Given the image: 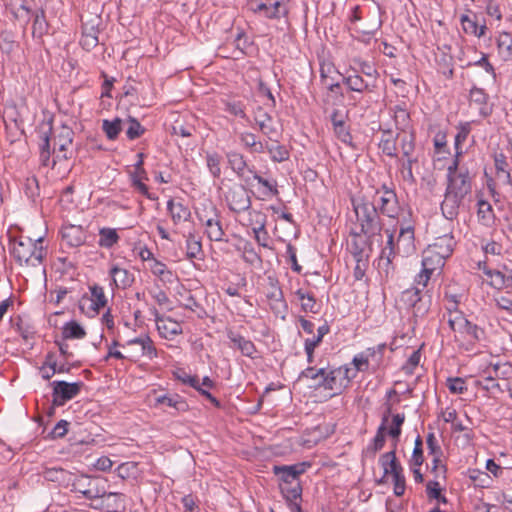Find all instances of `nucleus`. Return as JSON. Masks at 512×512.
<instances>
[{
	"mask_svg": "<svg viewBox=\"0 0 512 512\" xmlns=\"http://www.w3.org/2000/svg\"><path fill=\"white\" fill-rule=\"evenodd\" d=\"M43 237L35 240L20 236L10 241L9 252L21 268H40L47 256Z\"/></svg>",
	"mask_w": 512,
	"mask_h": 512,
	"instance_id": "f257e3e1",
	"label": "nucleus"
},
{
	"mask_svg": "<svg viewBox=\"0 0 512 512\" xmlns=\"http://www.w3.org/2000/svg\"><path fill=\"white\" fill-rule=\"evenodd\" d=\"M351 202L356 214L357 224L360 227L359 232L352 234L355 236L365 235L368 239L375 236L381 237L384 224L375 203L369 202L365 198L352 199Z\"/></svg>",
	"mask_w": 512,
	"mask_h": 512,
	"instance_id": "f03ea898",
	"label": "nucleus"
},
{
	"mask_svg": "<svg viewBox=\"0 0 512 512\" xmlns=\"http://www.w3.org/2000/svg\"><path fill=\"white\" fill-rule=\"evenodd\" d=\"M454 246L455 240L452 235L445 234L437 237L434 243L430 244L424 251L422 266L442 267L445 260L453 253Z\"/></svg>",
	"mask_w": 512,
	"mask_h": 512,
	"instance_id": "7ed1b4c3",
	"label": "nucleus"
},
{
	"mask_svg": "<svg viewBox=\"0 0 512 512\" xmlns=\"http://www.w3.org/2000/svg\"><path fill=\"white\" fill-rule=\"evenodd\" d=\"M249 9L259 17L269 20L288 18L290 0H250Z\"/></svg>",
	"mask_w": 512,
	"mask_h": 512,
	"instance_id": "20e7f679",
	"label": "nucleus"
},
{
	"mask_svg": "<svg viewBox=\"0 0 512 512\" xmlns=\"http://www.w3.org/2000/svg\"><path fill=\"white\" fill-rule=\"evenodd\" d=\"M399 302L406 309H413L415 317H424L430 310L431 296L423 294L420 287H411L402 291Z\"/></svg>",
	"mask_w": 512,
	"mask_h": 512,
	"instance_id": "39448f33",
	"label": "nucleus"
},
{
	"mask_svg": "<svg viewBox=\"0 0 512 512\" xmlns=\"http://www.w3.org/2000/svg\"><path fill=\"white\" fill-rule=\"evenodd\" d=\"M124 345L127 348L125 357L132 362H137L142 357L152 360L158 356L154 342L146 334L128 340Z\"/></svg>",
	"mask_w": 512,
	"mask_h": 512,
	"instance_id": "423d86ee",
	"label": "nucleus"
},
{
	"mask_svg": "<svg viewBox=\"0 0 512 512\" xmlns=\"http://www.w3.org/2000/svg\"><path fill=\"white\" fill-rule=\"evenodd\" d=\"M99 484L98 478L73 474L69 486L72 492L80 493L88 500H95L103 495V487H100Z\"/></svg>",
	"mask_w": 512,
	"mask_h": 512,
	"instance_id": "0eeeda50",
	"label": "nucleus"
},
{
	"mask_svg": "<svg viewBox=\"0 0 512 512\" xmlns=\"http://www.w3.org/2000/svg\"><path fill=\"white\" fill-rule=\"evenodd\" d=\"M225 201L229 210L237 214L249 210L252 203L246 187L237 183L227 189Z\"/></svg>",
	"mask_w": 512,
	"mask_h": 512,
	"instance_id": "6e6552de",
	"label": "nucleus"
},
{
	"mask_svg": "<svg viewBox=\"0 0 512 512\" xmlns=\"http://www.w3.org/2000/svg\"><path fill=\"white\" fill-rule=\"evenodd\" d=\"M83 382L69 383L66 381H54L52 382V403L53 406H63L67 401L75 398L83 387Z\"/></svg>",
	"mask_w": 512,
	"mask_h": 512,
	"instance_id": "1a4fd4ad",
	"label": "nucleus"
},
{
	"mask_svg": "<svg viewBox=\"0 0 512 512\" xmlns=\"http://www.w3.org/2000/svg\"><path fill=\"white\" fill-rule=\"evenodd\" d=\"M350 369L347 367H338L334 369H326V380L324 384L325 390H335L332 396L341 393V390L347 386L355 375H349Z\"/></svg>",
	"mask_w": 512,
	"mask_h": 512,
	"instance_id": "9d476101",
	"label": "nucleus"
},
{
	"mask_svg": "<svg viewBox=\"0 0 512 512\" xmlns=\"http://www.w3.org/2000/svg\"><path fill=\"white\" fill-rule=\"evenodd\" d=\"M472 191V177L469 171L459 173L447 181L446 193L453 195L455 198L465 199Z\"/></svg>",
	"mask_w": 512,
	"mask_h": 512,
	"instance_id": "9b49d317",
	"label": "nucleus"
},
{
	"mask_svg": "<svg viewBox=\"0 0 512 512\" xmlns=\"http://www.w3.org/2000/svg\"><path fill=\"white\" fill-rule=\"evenodd\" d=\"M151 314L154 316L157 330L162 338L172 340L175 336L182 334V326L179 322L171 317L160 315L155 308L151 310Z\"/></svg>",
	"mask_w": 512,
	"mask_h": 512,
	"instance_id": "f8f14e48",
	"label": "nucleus"
},
{
	"mask_svg": "<svg viewBox=\"0 0 512 512\" xmlns=\"http://www.w3.org/2000/svg\"><path fill=\"white\" fill-rule=\"evenodd\" d=\"M226 336L231 343V348L239 350L245 357L250 359L256 358L258 351L255 344L251 340L245 338L240 333L234 331L231 328L226 329Z\"/></svg>",
	"mask_w": 512,
	"mask_h": 512,
	"instance_id": "ddd939ff",
	"label": "nucleus"
},
{
	"mask_svg": "<svg viewBox=\"0 0 512 512\" xmlns=\"http://www.w3.org/2000/svg\"><path fill=\"white\" fill-rule=\"evenodd\" d=\"M98 499L101 502L96 509H103L107 512H123L126 509V496L123 493L118 492H106L103 488V495Z\"/></svg>",
	"mask_w": 512,
	"mask_h": 512,
	"instance_id": "4468645a",
	"label": "nucleus"
},
{
	"mask_svg": "<svg viewBox=\"0 0 512 512\" xmlns=\"http://www.w3.org/2000/svg\"><path fill=\"white\" fill-rule=\"evenodd\" d=\"M392 414V405L390 403L386 404V409L383 413L381 424L377 429L376 435L371 441V443L367 446L366 452L371 454V456H375L378 451H380L385 445V436L387 431V424L390 415Z\"/></svg>",
	"mask_w": 512,
	"mask_h": 512,
	"instance_id": "2eb2a0df",
	"label": "nucleus"
},
{
	"mask_svg": "<svg viewBox=\"0 0 512 512\" xmlns=\"http://www.w3.org/2000/svg\"><path fill=\"white\" fill-rule=\"evenodd\" d=\"M310 464L306 462L297 463L294 465H275L273 473L279 477L280 484L290 483L292 481H299V476L302 475Z\"/></svg>",
	"mask_w": 512,
	"mask_h": 512,
	"instance_id": "dca6fc26",
	"label": "nucleus"
},
{
	"mask_svg": "<svg viewBox=\"0 0 512 512\" xmlns=\"http://www.w3.org/2000/svg\"><path fill=\"white\" fill-rule=\"evenodd\" d=\"M91 297L83 296L79 303V308L84 311L88 304V309L94 313H98L101 308L107 305V298L104 293L103 287L94 284L90 286Z\"/></svg>",
	"mask_w": 512,
	"mask_h": 512,
	"instance_id": "f3484780",
	"label": "nucleus"
},
{
	"mask_svg": "<svg viewBox=\"0 0 512 512\" xmlns=\"http://www.w3.org/2000/svg\"><path fill=\"white\" fill-rule=\"evenodd\" d=\"M376 208L384 216L397 219L401 212V206L397 194L380 195Z\"/></svg>",
	"mask_w": 512,
	"mask_h": 512,
	"instance_id": "a211bd4d",
	"label": "nucleus"
},
{
	"mask_svg": "<svg viewBox=\"0 0 512 512\" xmlns=\"http://www.w3.org/2000/svg\"><path fill=\"white\" fill-rule=\"evenodd\" d=\"M397 252L405 256L413 254L416 250L414 227L412 225L402 226L397 240Z\"/></svg>",
	"mask_w": 512,
	"mask_h": 512,
	"instance_id": "6ab92c4d",
	"label": "nucleus"
},
{
	"mask_svg": "<svg viewBox=\"0 0 512 512\" xmlns=\"http://www.w3.org/2000/svg\"><path fill=\"white\" fill-rule=\"evenodd\" d=\"M73 137L74 132L69 126L63 124L59 127L54 138V145L58 146L59 152L56 156L57 159H69L66 150L72 145Z\"/></svg>",
	"mask_w": 512,
	"mask_h": 512,
	"instance_id": "aec40b11",
	"label": "nucleus"
},
{
	"mask_svg": "<svg viewBox=\"0 0 512 512\" xmlns=\"http://www.w3.org/2000/svg\"><path fill=\"white\" fill-rule=\"evenodd\" d=\"M458 332L460 334L465 335V337L467 338L466 350H470L472 346L482 341L485 336V332L481 327L469 321L465 317L463 321H461V325Z\"/></svg>",
	"mask_w": 512,
	"mask_h": 512,
	"instance_id": "412c9836",
	"label": "nucleus"
},
{
	"mask_svg": "<svg viewBox=\"0 0 512 512\" xmlns=\"http://www.w3.org/2000/svg\"><path fill=\"white\" fill-rule=\"evenodd\" d=\"M109 275L112 278L111 285L117 289H127L131 287L135 281L134 274L125 268H120L118 265H113L109 270Z\"/></svg>",
	"mask_w": 512,
	"mask_h": 512,
	"instance_id": "4be33fe9",
	"label": "nucleus"
},
{
	"mask_svg": "<svg viewBox=\"0 0 512 512\" xmlns=\"http://www.w3.org/2000/svg\"><path fill=\"white\" fill-rule=\"evenodd\" d=\"M98 33V24L94 23V20L84 22L82 24V37L80 39L81 46L87 51L95 48L99 43Z\"/></svg>",
	"mask_w": 512,
	"mask_h": 512,
	"instance_id": "5701e85b",
	"label": "nucleus"
},
{
	"mask_svg": "<svg viewBox=\"0 0 512 512\" xmlns=\"http://www.w3.org/2000/svg\"><path fill=\"white\" fill-rule=\"evenodd\" d=\"M379 462L384 470V476L391 474L392 477L398 476L403 473V468L396 457V443L393 444V449L381 455Z\"/></svg>",
	"mask_w": 512,
	"mask_h": 512,
	"instance_id": "b1692460",
	"label": "nucleus"
},
{
	"mask_svg": "<svg viewBox=\"0 0 512 512\" xmlns=\"http://www.w3.org/2000/svg\"><path fill=\"white\" fill-rule=\"evenodd\" d=\"M343 83L348 87L349 90L363 93L373 92L377 87L376 83H371L369 80H364L357 72L348 74L343 77Z\"/></svg>",
	"mask_w": 512,
	"mask_h": 512,
	"instance_id": "393cba45",
	"label": "nucleus"
},
{
	"mask_svg": "<svg viewBox=\"0 0 512 512\" xmlns=\"http://www.w3.org/2000/svg\"><path fill=\"white\" fill-rule=\"evenodd\" d=\"M62 240L69 247H79L85 243L86 233L81 226H65L62 230Z\"/></svg>",
	"mask_w": 512,
	"mask_h": 512,
	"instance_id": "a878e982",
	"label": "nucleus"
},
{
	"mask_svg": "<svg viewBox=\"0 0 512 512\" xmlns=\"http://www.w3.org/2000/svg\"><path fill=\"white\" fill-rule=\"evenodd\" d=\"M248 172L253 174V179L261 186L260 193L262 195V199H268L279 195L278 184L275 179H266L262 177L255 170L254 166H252V168H248Z\"/></svg>",
	"mask_w": 512,
	"mask_h": 512,
	"instance_id": "bb28decb",
	"label": "nucleus"
},
{
	"mask_svg": "<svg viewBox=\"0 0 512 512\" xmlns=\"http://www.w3.org/2000/svg\"><path fill=\"white\" fill-rule=\"evenodd\" d=\"M165 405L176 411V413L186 412L190 409L185 398L178 394H164L155 398V406Z\"/></svg>",
	"mask_w": 512,
	"mask_h": 512,
	"instance_id": "cd10ccee",
	"label": "nucleus"
},
{
	"mask_svg": "<svg viewBox=\"0 0 512 512\" xmlns=\"http://www.w3.org/2000/svg\"><path fill=\"white\" fill-rule=\"evenodd\" d=\"M294 294L301 304L302 311L313 314L320 312L321 305L317 302L313 292L300 288Z\"/></svg>",
	"mask_w": 512,
	"mask_h": 512,
	"instance_id": "c85d7f7f",
	"label": "nucleus"
},
{
	"mask_svg": "<svg viewBox=\"0 0 512 512\" xmlns=\"http://www.w3.org/2000/svg\"><path fill=\"white\" fill-rule=\"evenodd\" d=\"M226 158L229 167L232 169V171L241 179L245 180L247 182V179L244 178L245 171H248L247 160L245 156L238 152V151H228L226 153Z\"/></svg>",
	"mask_w": 512,
	"mask_h": 512,
	"instance_id": "c756f323",
	"label": "nucleus"
},
{
	"mask_svg": "<svg viewBox=\"0 0 512 512\" xmlns=\"http://www.w3.org/2000/svg\"><path fill=\"white\" fill-rule=\"evenodd\" d=\"M488 94L484 91V89L479 88L477 86H473L470 90L469 101L471 104H475L478 106L479 113L483 117H487L491 113V109L488 108Z\"/></svg>",
	"mask_w": 512,
	"mask_h": 512,
	"instance_id": "7c9ffc66",
	"label": "nucleus"
},
{
	"mask_svg": "<svg viewBox=\"0 0 512 512\" xmlns=\"http://www.w3.org/2000/svg\"><path fill=\"white\" fill-rule=\"evenodd\" d=\"M487 376H484L476 381V385L480 387L483 390H486L487 392H490L491 394L495 393H503L505 390H507L504 382L503 384L498 382V379L492 375V372L490 369H487L485 372Z\"/></svg>",
	"mask_w": 512,
	"mask_h": 512,
	"instance_id": "2f4dec72",
	"label": "nucleus"
},
{
	"mask_svg": "<svg viewBox=\"0 0 512 512\" xmlns=\"http://www.w3.org/2000/svg\"><path fill=\"white\" fill-rule=\"evenodd\" d=\"M256 214V224H258L257 227H253L254 237L256 242L264 247V248H271L269 245V234L266 230V215L262 214L260 212H254Z\"/></svg>",
	"mask_w": 512,
	"mask_h": 512,
	"instance_id": "473e14b6",
	"label": "nucleus"
},
{
	"mask_svg": "<svg viewBox=\"0 0 512 512\" xmlns=\"http://www.w3.org/2000/svg\"><path fill=\"white\" fill-rule=\"evenodd\" d=\"M167 210L174 224L187 221L191 217L189 208L181 202H175L173 199L168 200Z\"/></svg>",
	"mask_w": 512,
	"mask_h": 512,
	"instance_id": "72a5a7b5",
	"label": "nucleus"
},
{
	"mask_svg": "<svg viewBox=\"0 0 512 512\" xmlns=\"http://www.w3.org/2000/svg\"><path fill=\"white\" fill-rule=\"evenodd\" d=\"M463 199L455 198L453 195L445 192V198L441 203V210L446 219L453 220L459 213V208Z\"/></svg>",
	"mask_w": 512,
	"mask_h": 512,
	"instance_id": "f704fd0d",
	"label": "nucleus"
},
{
	"mask_svg": "<svg viewBox=\"0 0 512 512\" xmlns=\"http://www.w3.org/2000/svg\"><path fill=\"white\" fill-rule=\"evenodd\" d=\"M397 139H399V137H397V135L394 136L390 129L382 130L379 148L386 156H389L391 158H395L398 156L396 146Z\"/></svg>",
	"mask_w": 512,
	"mask_h": 512,
	"instance_id": "c9c22d12",
	"label": "nucleus"
},
{
	"mask_svg": "<svg viewBox=\"0 0 512 512\" xmlns=\"http://www.w3.org/2000/svg\"><path fill=\"white\" fill-rule=\"evenodd\" d=\"M460 22L464 32L467 34H471L480 38L483 37L486 33V25H479L475 14L474 18H470L466 14L461 15Z\"/></svg>",
	"mask_w": 512,
	"mask_h": 512,
	"instance_id": "e433bc0d",
	"label": "nucleus"
},
{
	"mask_svg": "<svg viewBox=\"0 0 512 512\" xmlns=\"http://www.w3.org/2000/svg\"><path fill=\"white\" fill-rule=\"evenodd\" d=\"M255 121L259 126L263 135L273 140L274 135L277 133L276 128L272 125V117L262 108H258V113L255 116Z\"/></svg>",
	"mask_w": 512,
	"mask_h": 512,
	"instance_id": "4c0bfd02",
	"label": "nucleus"
},
{
	"mask_svg": "<svg viewBox=\"0 0 512 512\" xmlns=\"http://www.w3.org/2000/svg\"><path fill=\"white\" fill-rule=\"evenodd\" d=\"M397 137L400 139V148L402 155L405 159L417 158L415 154L416 149V137L414 131L410 133H397Z\"/></svg>",
	"mask_w": 512,
	"mask_h": 512,
	"instance_id": "58836bf2",
	"label": "nucleus"
},
{
	"mask_svg": "<svg viewBox=\"0 0 512 512\" xmlns=\"http://www.w3.org/2000/svg\"><path fill=\"white\" fill-rule=\"evenodd\" d=\"M43 476L48 481L69 487L73 474L63 468H47L43 472Z\"/></svg>",
	"mask_w": 512,
	"mask_h": 512,
	"instance_id": "ea45409f",
	"label": "nucleus"
},
{
	"mask_svg": "<svg viewBox=\"0 0 512 512\" xmlns=\"http://www.w3.org/2000/svg\"><path fill=\"white\" fill-rule=\"evenodd\" d=\"M237 250L242 252L243 260L250 265H261L262 258L260 254L255 250L253 244L250 241H243Z\"/></svg>",
	"mask_w": 512,
	"mask_h": 512,
	"instance_id": "a19ab883",
	"label": "nucleus"
},
{
	"mask_svg": "<svg viewBox=\"0 0 512 512\" xmlns=\"http://www.w3.org/2000/svg\"><path fill=\"white\" fill-rule=\"evenodd\" d=\"M124 120L119 117H115L112 120L104 119L102 121V130L106 137L114 141L118 138L120 132L123 130Z\"/></svg>",
	"mask_w": 512,
	"mask_h": 512,
	"instance_id": "79ce46f5",
	"label": "nucleus"
},
{
	"mask_svg": "<svg viewBox=\"0 0 512 512\" xmlns=\"http://www.w3.org/2000/svg\"><path fill=\"white\" fill-rule=\"evenodd\" d=\"M120 236L114 228L103 227L99 229L98 245L102 248L110 249L118 243Z\"/></svg>",
	"mask_w": 512,
	"mask_h": 512,
	"instance_id": "37998d69",
	"label": "nucleus"
},
{
	"mask_svg": "<svg viewBox=\"0 0 512 512\" xmlns=\"http://www.w3.org/2000/svg\"><path fill=\"white\" fill-rule=\"evenodd\" d=\"M124 126H126V137L130 141L140 138L146 132V128L143 125H141V123L136 118L132 116H129L127 119L124 120Z\"/></svg>",
	"mask_w": 512,
	"mask_h": 512,
	"instance_id": "c03bdc74",
	"label": "nucleus"
},
{
	"mask_svg": "<svg viewBox=\"0 0 512 512\" xmlns=\"http://www.w3.org/2000/svg\"><path fill=\"white\" fill-rule=\"evenodd\" d=\"M393 113L394 123L397 130H399V133L401 134L406 133L411 122L409 112L405 108L397 105L393 108Z\"/></svg>",
	"mask_w": 512,
	"mask_h": 512,
	"instance_id": "a18cd8bd",
	"label": "nucleus"
},
{
	"mask_svg": "<svg viewBox=\"0 0 512 512\" xmlns=\"http://www.w3.org/2000/svg\"><path fill=\"white\" fill-rule=\"evenodd\" d=\"M477 206V216L479 221L486 226H490L495 219L492 205L488 201L480 199L477 202Z\"/></svg>",
	"mask_w": 512,
	"mask_h": 512,
	"instance_id": "49530a36",
	"label": "nucleus"
},
{
	"mask_svg": "<svg viewBox=\"0 0 512 512\" xmlns=\"http://www.w3.org/2000/svg\"><path fill=\"white\" fill-rule=\"evenodd\" d=\"M275 142L276 144L266 143V152L270 154L271 160L277 163L287 161L290 157L288 148L285 145L279 144L276 140Z\"/></svg>",
	"mask_w": 512,
	"mask_h": 512,
	"instance_id": "de8ad7c7",
	"label": "nucleus"
},
{
	"mask_svg": "<svg viewBox=\"0 0 512 512\" xmlns=\"http://www.w3.org/2000/svg\"><path fill=\"white\" fill-rule=\"evenodd\" d=\"M281 494L288 500H302V486L300 481H292L286 484H279Z\"/></svg>",
	"mask_w": 512,
	"mask_h": 512,
	"instance_id": "09e8293b",
	"label": "nucleus"
},
{
	"mask_svg": "<svg viewBox=\"0 0 512 512\" xmlns=\"http://www.w3.org/2000/svg\"><path fill=\"white\" fill-rule=\"evenodd\" d=\"M86 336L84 328L76 321L67 322L62 328L63 340L82 339Z\"/></svg>",
	"mask_w": 512,
	"mask_h": 512,
	"instance_id": "8fccbe9b",
	"label": "nucleus"
},
{
	"mask_svg": "<svg viewBox=\"0 0 512 512\" xmlns=\"http://www.w3.org/2000/svg\"><path fill=\"white\" fill-rule=\"evenodd\" d=\"M205 233L211 241H223L224 230L220 221V215H218L214 221H210L205 225Z\"/></svg>",
	"mask_w": 512,
	"mask_h": 512,
	"instance_id": "3c124183",
	"label": "nucleus"
},
{
	"mask_svg": "<svg viewBox=\"0 0 512 512\" xmlns=\"http://www.w3.org/2000/svg\"><path fill=\"white\" fill-rule=\"evenodd\" d=\"M405 421V414L404 413H397L392 416V423L390 427H387L386 433L392 438L393 444L399 441L401 432H402V425Z\"/></svg>",
	"mask_w": 512,
	"mask_h": 512,
	"instance_id": "603ef678",
	"label": "nucleus"
},
{
	"mask_svg": "<svg viewBox=\"0 0 512 512\" xmlns=\"http://www.w3.org/2000/svg\"><path fill=\"white\" fill-rule=\"evenodd\" d=\"M196 215L198 220L206 225L210 221H214L215 218L219 215V211L216 206L212 203L204 204L202 208L196 211Z\"/></svg>",
	"mask_w": 512,
	"mask_h": 512,
	"instance_id": "864d4df0",
	"label": "nucleus"
},
{
	"mask_svg": "<svg viewBox=\"0 0 512 512\" xmlns=\"http://www.w3.org/2000/svg\"><path fill=\"white\" fill-rule=\"evenodd\" d=\"M18 47V43L12 32L2 31L0 33V50L2 53L10 55Z\"/></svg>",
	"mask_w": 512,
	"mask_h": 512,
	"instance_id": "5fc2aeb1",
	"label": "nucleus"
},
{
	"mask_svg": "<svg viewBox=\"0 0 512 512\" xmlns=\"http://www.w3.org/2000/svg\"><path fill=\"white\" fill-rule=\"evenodd\" d=\"M202 253V244L197 237L190 233L186 238V256L188 259L192 260L198 258V256Z\"/></svg>",
	"mask_w": 512,
	"mask_h": 512,
	"instance_id": "6e6d98bb",
	"label": "nucleus"
},
{
	"mask_svg": "<svg viewBox=\"0 0 512 512\" xmlns=\"http://www.w3.org/2000/svg\"><path fill=\"white\" fill-rule=\"evenodd\" d=\"M181 306L185 309H188L192 312H195L199 318H204L206 316V311L204 307L198 302L196 297L188 292L187 296L184 298V302Z\"/></svg>",
	"mask_w": 512,
	"mask_h": 512,
	"instance_id": "4d7b16f0",
	"label": "nucleus"
},
{
	"mask_svg": "<svg viewBox=\"0 0 512 512\" xmlns=\"http://www.w3.org/2000/svg\"><path fill=\"white\" fill-rule=\"evenodd\" d=\"M271 286V290L268 292L267 297L269 300L275 302L276 305L285 306L284 295L279 283L276 279L271 277L268 278Z\"/></svg>",
	"mask_w": 512,
	"mask_h": 512,
	"instance_id": "13d9d810",
	"label": "nucleus"
},
{
	"mask_svg": "<svg viewBox=\"0 0 512 512\" xmlns=\"http://www.w3.org/2000/svg\"><path fill=\"white\" fill-rule=\"evenodd\" d=\"M497 47L505 59L512 58V38L509 33L500 35L497 39Z\"/></svg>",
	"mask_w": 512,
	"mask_h": 512,
	"instance_id": "bf43d9fd",
	"label": "nucleus"
},
{
	"mask_svg": "<svg viewBox=\"0 0 512 512\" xmlns=\"http://www.w3.org/2000/svg\"><path fill=\"white\" fill-rule=\"evenodd\" d=\"M397 253V247H384L382 249L378 265L380 268L385 269L386 273H388L392 260Z\"/></svg>",
	"mask_w": 512,
	"mask_h": 512,
	"instance_id": "052dcab7",
	"label": "nucleus"
},
{
	"mask_svg": "<svg viewBox=\"0 0 512 512\" xmlns=\"http://www.w3.org/2000/svg\"><path fill=\"white\" fill-rule=\"evenodd\" d=\"M492 375L497 379H508L512 374V365L510 363H495L488 368Z\"/></svg>",
	"mask_w": 512,
	"mask_h": 512,
	"instance_id": "680f3d73",
	"label": "nucleus"
},
{
	"mask_svg": "<svg viewBox=\"0 0 512 512\" xmlns=\"http://www.w3.org/2000/svg\"><path fill=\"white\" fill-rule=\"evenodd\" d=\"M463 154V151H456L454 155V159L452 163L447 168V181L452 177L457 176L459 173H465L468 168L460 166V157Z\"/></svg>",
	"mask_w": 512,
	"mask_h": 512,
	"instance_id": "e2e57ef3",
	"label": "nucleus"
},
{
	"mask_svg": "<svg viewBox=\"0 0 512 512\" xmlns=\"http://www.w3.org/2000/svg\"><path fill=\"white\" fill-rule=\"evenodd\" d=\"M334 134L337 137L338 140H340L342 143L354 147L353 145V137L350 133V128L347 125V123H343L342 125H338L333 128Z\"/></svg>",
	"mask_w": 512,
	"mask_h": 512,
	"instance_id": "0e129e2a",
	"label": "nucleus"
},
{
	"mask_svg": "<svg viewBox=\"0 0 512 512\" xmlns=\"http://www.w3.org/2000/svg\"><path fill=\"white\" fill-rule=\"evenodd\" d=\"M471 131V125L469 122L461 123L457 127V134L455 135V152L462 151L461 145L466 141L469 133Z\"/></svg>",
	"mask_w": 512,
	"mask_h": 512,
	"instance_id": "69168bd1",
	"label": "nucleus"
},
{
	"mask_svg": "<svg viewBox=\"0 0 512 512\" xmlns=\"http://www.w3.org/2000/svg\"><path fill=\"white\" fill-rule=\"evenodd\" d=\"M220 163H221V156L218 153L214 152V153H208L206 155L207 167L209 168V171L215 178H218L221 174Z\"/></svg>",
	"mask_w": 512,
	"mask_h": 512,
	"instance_id": "338daca9",
	"label": "nucleus"
},
{
	"mask_svg": "<svg viewBox=\"0 0 512 512\" xmlns=\"http://www.w3.org/2000/svg\"><path fill=\"white\" fill-rule=\"evenodd\" d=\"M494 300L496 302V306L500 310L505 311L509 316H512V293L497 295Z\"/></svg>",
	"mask_w": 512,
	"mask_h": 512,
	"instance_id": "774afa93",
	"label": "nucleus"
}]
</instances>
